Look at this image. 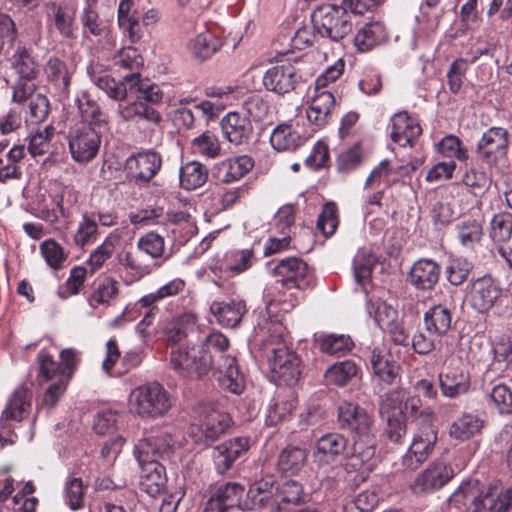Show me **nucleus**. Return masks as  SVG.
Instances as JSON below:
<instances>
[{
	"mask_svg": "<svg viewBox=\"0 0 512 512\" xmlns=\"http://www.w3.org/2000/svg\"><path fill=\"white\" fill-rule=\"evenodd\" d=\"M303 81L298 62H281L269 68L263 76L264 87L278 95L287 94Z\"/></svg>",
	"mask_w": 512,
	"mask_h": 512,
	"instance_id": "f8f14e48",
	"label": "nucleus"
},
{
	"mask_svg": "<svg viewBox=\"0 0 512 512\" xmlns=\"http://www.w3.org/2000/svg\"><path fill=\"white\" fill-rule=\"evenodd\" d=\"M512 237V214H496L490 222V238L499 246L507 243Z\"/></svg>",
	"mask_w": 512,
	"mask_h": 512,
	"instance_id": "603ef678",
	"label": "nucleus"
},
{
	"mask_svg": "<svg viewBox=\"0 0 512 512\" xmlns=\"http://www.w3.org/2000/svg\"><path fill=\"white\" fill-rule=\"evenodd\" d=\"M482 496L478 481L463 482L449 497V507L455 512H481Z\"/></svg>",
	"mask_w": 512,
	"mask_h": 512,
	"instance_id": "b1692460",
	"label": "nucleus"
},
{
	"mask_svg": "<svg viewBox=\"0 0 512 512\" xmlns=\"http://www.w3.org/2000/svg\"><path fill=\"white\" fill-rule=\"evenodd\" d=\"M54 131V127L48 125L43 130H37L30 134L28 151L33 157L41 156L48 152Z\"/></svg>",
	"mask_w": 512,
	"mask_h": 512,
	"instance_id": "e2e57ef3",
	"label": "nucleus"
},
{
	"mask_svg": "<svg viewBox=\"0 0 512 512\" xmlns=\"http://www.w3.org/2000/svg\"><path fill=\"white\" fill-rule=\"evenodd\" d=\"M244 487L238 483L228 482L215 489L208 500L209 507L242 506Z\"/></svg>",
	"mask_w": 512,
	"mask_h": 512,
	"instance_id": "4c0bfd02",
	"label": "nucleus"
},
{
	"mask_svg": "<svg viewBox=\"0 0 512 512\" xmlns=\"http://www.w3.org/2000/svg\"><path fill=\"white\" fill-rule=\"evenodd\" d=\"M220 125L223 137L236 146L247 144L253 135L251 120L238 112H229Z\"/></svg>",
	"mask_w": 512,
	"mask_h": 512,
	"instance_id": "a878e982",
	"label": "nucleus"
},
{
	"mask_svg": "<svg viewBox=\"0 0 512 512\" xmlns=\"http://www.w3.org/2000/svg\"><path fill=\"white\" fill-rule=\"evenodd\" d=\"M367 311L382 330H385L387 326H390L398 320L397 310L379 299H370L367 302Z\"/></svg>",
	"mask_w": 512,
	"mask_h": 512,
	"instance_id": "8fccbe9b",
	"label": "nucleus"
},
{
	"mask_svg": "<svg viewBox=\"0 0 512 512\" xmlns=\"http://www.w3.org/2000/svg\"><path fill=\"white\" fill-rule=\"evenodd\" d=\"M131 413L145 419L165 416L172 407L170 393L159 382L153 381L134 388L128 398Z\"/></svg>",
	"mask_w": 512,
	"mask_h": 512,
	"instance_id": "20e7f679",
	"label": "nucleus"
},
{
	"mask_svg": "<svg viewBox=\"0 0 512 512\" xmlns=\"http://www.w3.org/2000/svg\"><path fill=\"white\" fill-rule=\"evenodd\" d=\"M45 72L58 95L62 98L67 97L72 72L66 63L59 58H52L47 62Z\"/></svg>",
	"mask_w": 512,
	"mask_h": 512,
	"instance_id": "e433bc0d",
	"label": "nucleus"
},
{
	"mask_svg": "<svg viewBox=\"0 0 512 512\" xmlns=\"http://www.w3.org/2000/svg\"><path fill=\"white\" fill-rule=\"evenodd\" d=\"M391 127V139L402 147L412 145L422 133L419 123L406 112L396 113L391 119Z\"/></svg>",
	"mask_w": 512,
	"mask_h": 512,
	"instance_id": "bb28decb",
	"label": "nucleus"
},
{
	"mask_svg": "<svg viewBox=\"0 0 512 512\" xmlns=\"http://www.w3.org/2000/svg\"><path fill=\"white\" fill-rule=\"evenodd\" d=\"M459 243L466 249H474L483 237L482 225L474 219L462 220L455 226Z\"/></svg>",
	"mask_w": 512,
	"mask_h": 512,
	"instance_id": "a18cd8bd",
	"label": "nucleus"
},
{
	"mask_svg": "<svg viewBox=\"0 0 512 512\" xmlns=\"http://www.w3.org/2000/svg\"><path fill=\"white\" fill-rule=\"evenodd\" d=\"M348 440L340 433H327L315 442L313 448L314 462L320 468H326L337 462L342 456L348 455Z\"/></svg>",
	"mask_w": 512,
	"mask_h": 512,
	"instance_id": "a211bd4d",
	"label": "nucleus"
},
{
	"mask_svg": "<svg viewBox=\"0 0 512 512\" xmlns=\"http://www.w3.org/2000/svg\"><path fill=\"white\" fill-rule=\"evenodd\" d=\"M509 146V133L503 127H491L485 131L476 145V154L488 167L495 166L506 157Z\"/></svg>",
	"mask_w": 512,
	"mask_h": 512,
	"instance_id": "9b49d317",
	"label": "nucleus"
},
{
	"mask_svg": "<svg viewBox=\"0 0 512 512\" xmlns=\"http://www.w3.org/2000/svg\"><path fill=\"white\" fill-rule=\"evenodd\" d=\"M254 166L251 157L242 155L224 159L213 167V177L218 183L231 184L242 179Z\"/></svg>",
	"mask_w": 512,
	"mask_h": 512,
	"instance_id": "393cba45",
	"label": "nucleus"
},
{
	"mask_svg": "<svg viewBox=\"0 0 512 512\" xmlns=\"http://www.w3.org/2000/svg\"><path fill=\"white\" fill-rule=\"evenodd\" d=\"M314 30L331 41H339L353 29L352 16L341 6L322 5L312 13Z\"/></svg>",
	"mask_w": 512,
	"mask_h": 512,
	"instance_id": "39448f33",
	"label": "nucleus"
},
{
	"mask_svg": "<svg viewBox=\"0 0 512 512\" xmlns=\"http://www.w3.org/2000/svg\"><path fill=\"white\" fill-rule=\"evenodd\" d=\"M268 356L271 379L277 385L296 384L301 375L300 359L297 354L281 344L272 347Z\"/></svg>",
	"mask_w": 512,
	"mask_h": 512,
	"instance_id": "6e6552de",
	"label": "nucleus"
},
{
	"mask_svg": "<svg viewBox=\"0 0 512 512\" xmlns=\"http://www.w3.org/2000/svg\"><path fill=\"white\" fill-rule=\"evenodd\" d=\"M231 425L230 416L216 408H208L199 427L192 428L191 434L195 442L209 445L227 432Z\"/></svg>",
	"mask_w": 512,
	"mask_h": 512,
	"instance_id": "2eb2a0df",
	"label": "nucleus"
},
{
	"mask_svg": "<svg viewBox=\"0 0 512 512\" xmlns=\"http://www.w3.org/2000/svg\"><path fill=\"white\" fill-rule=\"evenodd\" d=\"M437 441V432L431 426H425L413 436L406 454L402 457V466L406 470H416L431 454Z\"/></svg>",
	"mask_w": 512,
	"mask_h": 512,
	"instance_id": "f3484780",
	"label": "nucleus"
},
{
	"mask_svg": "<svg viewBox=\"0 0 512 512\" xmlns=\"http://www.w3.org/2000/svg\"><path fill=\"white\" fill-rule=\"evenodd\" d=\"M223 45L221 38L210 31L199 33L188 43V49L199 60H206L215 54Z\"/></svg>",
	"mask_w": 512,
	"mask_h": 512,
	"instance_id": "79ce46f5",
	"label": "nucleus"
},
{
	"mask_svg": "<svg viewBox=\"0 0 512 512\" xmlns=\"http://www.w3.org/2000/svg\"><path fill=\"white\" fill-rule=\"evenodd\" d=\"M193 149L208 158H216L221 153V144L218 137L211 131H205L192 141Z\"/></svg>",
	"mask_w": 512,
	"mask_h": 512,
	"instance_id": "bf43d9fd",
	"label": "nucleus"
},
{
	"mask_svg": "<svg viewBox=\"0 0 512 512\" xmlns=\"http://www.w3.org/2000/svg\"><path fill=\"white\" fill-rule=\"evenodd\" d=\"M276 504L274 499V486L268 481H258L253 483L242 502V507L247 510L260 511L267 508H273Z\"/></svg>",
	"mask_w": 512,
	"mask_h": 512,
	"instance_id": "7c9ffc66",
	"label": "nucleus"
},
{
	"mask_svg": "<svg viewBox=\"0 0 512 512\" xmlns=\"http://www.w3.org/2000/svg\"><path fill=\"white\" fill-rule=\"evenodd\" d=\"M304 142L300 133L292 125L281 123L277 125L270 136L271 146L279 152L294 151Z\"/></svg>",
	"mask_w": 512,
	"mask_h": 512,
	"instance_id": "c9c22d12",
	"label": "nucleus"
},
{
	"mask_svg": "<svg viewBox=\"0 0 512 512\" xmlns=\"http://www.w3.org/2000/svg\"><path fill=\"white\" fill-rule=\"evenodd\" d=\"M50 9L48 13L54 27L58 33L65 39L76 38V8L68 5L57 4L52 2L47 5Z\"/></svg>",
	"mask_w": 512,
	"mask_h": 512,
	"instance_id": "c85d7f7f",
	"label": "nucleus"
},
{
	"mask_svg": "<svg viewBox=\"0 0 512 512\" xmlns=\"http://www.w3.org/2000/svg\"><path fill=\"white\" fill-rule=\"evenodd\" d=\"M438 380L442 394L452 399L466 394L471 386L470 374L459 359H451L446 363Z\"/></svg>",
	"mask_w": 512,
	"mask_h": 512,
	"instance_id": "ddd939ff",
	"label": "nucleus"
},
{
	"mask_svg": "<svg viewBox=\"0 0 512 512\" xmlns=\"http://www.w3.org/2000/svg\"><path fill=\"white\" fill-rule=\"evenodd\" d=\"M370 364L375 376L387 384L394 383L399 377V365L385 349L374 348L370 355Z\"/></svg>",
	"mask_w": 512,
	"mask_h": 512,
	"instance_id": "473e14b6",
	"label": "nucleus"
},
{
	"mask_svg": "<svg viewBox=\"0 0 512 512\" xmlns=\"http://www.w3.org/2000/svg\"><path fill=\"white\" fill-rule=\"evenodd\" d=\"M32 392L25 386H20L11 394L5 409L1 413V429L10 432L11 421L21 422L31 407Z\"/></svg>",
	"mask_w": 512,
	"mask_h": 512,
	"instance_id": "4be33fe9",
	"label": "nucleus"
},
{
	"mask_svg": "<svg viewBox=\"0 0 512 512\" xmlns=\"http://www.w3.org/2000/svg\"><path fill=\"white\" fill-rule=\"evenodd\" d=\"M210 311L220 325L235 327L246 312V304L242 300L214 301L210 305Z\"/></svg>",
	"mask_w": 512,
	"mask_h": 512,
	"instance_id": "72a5a7b5",
	"label": "nucleus"
},
{
	"mask_svg": "<svg viewBox=\"0 0 512 512\" xmlns=\"http://www.w3.org/2000/svg\"><path fill=\"white\" fill-rule=\"evenodd\" d=\"M338 423L353 436L373 432V417L364 408L351 402H342L339 405Z\"/></svg>",
	"mask_w": 512,
	"mask_h": 512,
	"instance_id": "6ab92c4d",
	"label": "nucleus"
},
{
	"mask_svg": "<svg viewBox=\"0 0 512 512\" xmlns=\"http://www.w3.org/2000/svg\"><path fill=\"white\" fill-rule=\"evenodd\" d=\"M98 233V224L95 218L83 215L74 234V243L78 247H84L95 241Z\"/></svg>",
	"mask_w": 512,
	"mask_h": 512,
	"instance_id": "0e129e2a",
	"label": "nucleus"
},
{
	"mask_svg": "<svg viewBox=\"0 0 512 512\" xmlns=\"http://www.w3.org/2000/svg\"><path fill=\"white\" fill-rule=\"evenodd\" d=\"M118 294V284L112 278H106L99 282L89 296V303L92 307L108 304Z\"/></svg>",
	"mask_w": 512,
	"mask_h": 512,
	"instance_id": "052dcab7",
	"label": "nucleus"
},
{
	"mask_svg": "<svg viewBox=\"0 0 512 512\" xmlns=\"http://www.w3.org/2000/svg\"><path fill=\"white\" fill-rule=\"evenodd\" d=\"M438 151L442 156L451 158L452 160L466 161L468 159L466 148L462 146L461 140L454 135L445 136L438 143Z\"/></svg>",
	"mask_w": 512,
	"mask_h": 512,
	"instance_id": "774afa93",
	"label": "nucleus"
},
{
	"mask_svg": "<svg viewBox=\"0 0 512 512\" xmlns=\"http://www.w3.org/2000/svg\"><path fill=\"white\" fill-rule=\"evenodd\" d=\"M307 453L305 449L295 446L284 448L278 457V469L285 473L295 474L306 463Z\"/></svg>",
	"mask_w": 512,
	"mask_h": 512,
	"instance_id": "de8ad7c7",
	"label": "nucleus"
},
{
	"mask_svg": "<svg viewBox=\"0 0 512 512\" xmlns=\"http://www.w3.org/2000/svg\"><path fill=\"white\" fill-rule=\"evenodd\" d=\"M200 348H204L213 360V370L222 389L240 395L245 389V377L236 357L229 351V340L220 332L205 337Z\"/></svg>",
	"mask_w": 512,
	"mask_h": 512,
	"instance_id": "7ed1b4c3",
	"label": "nucleus"
},
{
	"mask_svg": "<svg viewBox=\"0 0 512 512\" xmlns=\"http://www.w3.org/2000/svg\"><path fill=\"white\" fill-rule=\"evenodd\" d=\"M353 347V342L348 335L327 334L319 339L320 351L334 356H342Z\"/></svg>",
	"mask_w": 512,
	"mask_h": 512,
	"instance_id": "864d4df0",
	"label": "nucleus"
},
{
	"mask_svg": "<svg viewBox=\"0 0 512 512\" xmlns=\"http://www.w3.org/2000/svg\"><path fill=\"white\" fill-rule=\"evenodd\" d=\"M116 114L124 122L146 121L158 125L162 120L160 113L154 107L141 102L136 97L129 103L119 104Z\"/></svg>",
	"mask_w": 512,
	"mask_h": 512,
	"instance_id": "cd10ccee",
	"label": "nucleus"
},
{
	"mask_svg": "<svg viewBox=\"0 0 512 512\" xmlns=\"http://www.w3.org/2000/svg\"><path fill=\"white\" fill-rule=\"evenodd\" d=\"M422 402L419 395H411L404 389L394 390L386 394L381 402V411L386 413L390 409L401 410L402 415H410L412 417L430 416V412L421 409Z\"/></svg>",
	"mask_w": 512,
	"mask_h": 512,
	"instance_id": "5701e85b",
	"label": "nucleus"
},
{
	"mask_svg": "<svg viewBox=\"0 0 512 512\" xmlns=\"http://www.w3.org/2000/svg\"><path fill=\"white\" fill-rule=\"evenodd\" d=\"M387 38L385 26L380 22H371L366 23L357 31L354 43L359 51L365 52L386 41Z\"/></svg>",
	"mask_w": 512,
	"mask_h": 512,
	"instance_id": "58836bf2",
	"label": "nucleus"
},
{
	"mask_svg": "<svg viewBox=\"0 0 512 512\" xmlns=\"http://www.w3.org/2000/svg\"><path fill=\"white\" fill-rule=\"evenodd\" d=\"M196 317L192 313H184L167 321L163 326V337L171 349L182 346L189 332L193 331Z\"/></svg>",
	"mask_w": 512,
	"mask_h": 512,
	"instance_id": "c756f323",
	"label": "nucleus"
},
{
	"mask_svg": "<svg viewBox=\"0 0 512 512\" xmlns=\"http://www.w3.org/2000/svg\"><path fill=\"white\" fill-rule=\"evenodd\" d=\"M249 441L245 437H236L213 448L212 460L216 472L226 474L241 463L248 451Z\"/></svg>",
	"mask_w": 512,
	"mask_h": 512,
	"instance_id": "dca6fc26",
	"label": "nucleus"
},
{
	"mask_svg": "<svg viewBox=\"0 0 512 512\" xmlns=\"http://www.w3.org/2000/svg\"><path fill=\"white\" fill-rule=\"evenodd\" d=\"M441 268L431 259L416 261L410 271V281L417 289L430 290L439 281Z\"/></svg>",
	"mask_w": 512,
	"mask_h": 512,
	"instance_id": "2f4dec72",
	"label": "nucleus"
},
{
	"mask_svg": "<svg viewBox=\"0 0 512 512\" xmlns=\"http://www.w3.org/2000/svg\"><path fill=\"white\" fill-rule=\"evenodd\" d=\"M282 286L288 289H306L313 285V273L308 264L298 257L282 259L274 268Z\"/></svg>",
	"mask_w": 512,
	"mask_h": 512,
	"instance_id": "4468645a",
	"label": "nucleus"
},
{
	"mask_svg": "<svg viewBox=\"0 0 512 512\" xmlns=\"http://www.w3.org/2000/svg\"><path fill=\"white\" fill-rule=\"evenodd\" d=\"M375 454V438L373 432L367 435L353 436V445L351 452H348V457L351 461L350 465L353 468H359L367 463Z\"/></svg>",
	"mask_w": 512,
	"mask_h": 512,
	"instance_id": "ea45409f",
	"label": "nucleus"
},
{
	"mask_svg": "<svg viewBox=\"0 0 512 512\" xmlns=\"http://www.w3.org/2000/svg\"><path fill=\"white\" fill-rule=\"evenodd\" d=\"M87 73L91 81L113 100L124 101L128 97H136L153 107L163 99L160 87L157 84L142 81L139 72H131L120 81L101 71L99 65H90Z\"/></svg>",
	"mask_w": 512,
	"mask_h": 512,
	"instance_id": "f257e3e1",
	"label": "nucleus"
},
{
	"mask_svg": "<svg viewBox=\"0 0 512 512\" xmlns=\"http://www.w3.org/2000/svg\"><path fill=\"white\" fill-rule=\"evenodd\" d=\"M379 412L382 419L386 421L384 428L386 437L393 443H401L407 433L405 417L402 415V411L390 409L383 414L380 408Z\"/></svg>",
	"mask_w": 512,
	"mask_h": 512,
	"instance_id": "49530a36",
	"label": "nucleus"
},
{
	"mask_svg": "<svg viewBox=\"0 0 512 512\" xmlns=\"http://www.w3.org/2000/svg\"><path fill=\"white\" fill-rule=\"evenodd\" d=\"M502 294L498 282L491 275L475 279L471 285L470 304L479 313L488 312Z\"/></svg>",
	"mask_w": 512,
	"mask_h": 512,
	"instance_id": "412c9836",
	"label": "nucleus"
},
{
	"mask_svg": "<svg viewBox=\"0 0 512 512\" xmlns=\"http://www.w3.org/2000/svg\"><path fill=\"white\" fill-rule=\"evenodd\" d=\"M162 156L154 150H144L130 155L124 165L130 182L142 186L149 184L162 167Z\"/></svg>",
	"mask_w": 512,
	"mask_h": 512,
	"instance_id": "9d476101",
	"label": "nucleus"
},
{
	"mask_svg": "<svg viewBox=\"0 0 512 512\" xmlns=\"http://www.w3.org/2000/svg\"><path fill=\"white\" fill-rule=\"evenodd\" d=\"M171 368L183 378H201L213 370V360L204 348L177 346L170 352Z\"/></svg>",
	"mask_w": 512,
	"mask_h": 512,
	"instance_id": "423d86ee",
	"label": "nucleus"
},
{
	"mask_svg": "<svg viewBox=\"0 0 512 512\" xmlns=\"http://www.w3.org/2000/svg\"><path fill=\"white\" fill-rule=\"evenodd\" d=\"M452 315L448 307L435 305L426 311L424 323L431 335L443 336L451 328Z\"/></svg>",
	"mask_w": 512,
	"mask_h": 512,
	"instance_id": "a19ab883",
	"label": "nucleus"
},
{
	"mask_svg": "<svg viewBox=\"0 0 512 512\" xmlns=\"http://www.w3.org/2000/svg\"><path fill=\"white\" fill-rule=\"evenodd\" d=\"M78 108L82 117L80 123H87L91 128L96 129V131L102 132V130L105 129L107 117L95 102L86 100V103H83L79 100Z\"/></svg>",
	"mask_w": 512,
	"mask_h": 512,
	"instance_id": "13d9d810",
	"label": "nucleus"
},
{
	"mask_svg": "<svg viewBox=\"0 0 512 512\" xmlns=\"http://www.w3.org/2000/svg\"><path fill=\"white\" fill-rule=\"evenodd\" d=\"M483 421L476 415L463 414L450 427V435L459 440H466L482 428Z\"/></svg>",
	"mask_w": 512,
	"mask_h": 512,
	"instance_id": "09e8293b",
	"label": "nucleus"
},
{
	"mask_svg": "<svg viewBox=\"0 0 512 512\" xmlns=\"http://www.w3.org/2000/svg\"><path fill=\"white\" fill-rule=\"evenodd\" d=\"M358 367L351 360H345L333 364L325 374L328 382L337 386H345L357 376Z\"/></svg>",
	"mask_w": 512,
	"mask_h": 512,
	"instance_id": "6e6d98bb",
	"label": "nucleus"
},
{
	"mask_svg": "<svg viewBox=\"0 0 512 512\" xmlns=\"http://www.w3.org/2000/svg\"><path fill=\"white\" fill-rule=\"evenodd\" d=\"M68 143L73 160L81 164L88 163L97 156L101 131H96L87 123H78L70 129Z\"/></svg>",
	"mask_w": 512,
	"mask_h": 512,
	"instance_id": "1a4fd4ad",
	"label": "nucleus"
},
{
	"mask_svg": "<svg viewBox=\"0 0 512 512\" xmlns=\"http://www.w3.org/2000/svg\"><path fill=\"white\" fill-rule=\"evenodd\" d=\"M334 105L335 97L330 91H317L306 112L309 122L318 127L327 124Z\"/></svg>",
	"mask_w": 512,
	"mask_h": 512,
	"instance_id": "f704fd0d",
	"label": "nucleus"
},
{
	"mask_svg": "<svg viewBox=\"0 0 512 512\" xmlns=\"http://www.w3.org/2000/svg\"><path fill=\"white\" fill-rule=\"evenodd\" d=\"M180 185L185 190H195L203 186L208 179V169L197 161L186 163L179 171Z\"/></svg>",
	"mask_w": 512,
	"mask_h": 512,
	"instance_id": "c03bdc74",
	"label": "nucleus"
},
{
	"mask_svg": "<svg viewBox=\"0 0 512 512\" xmlns=\"http://www.w3.org/2000/svg\"><path fill=\"white\" fill-rule=\"evenodd\" d=\"M11 67L18 75V81L12 86V101L22 104L31 96L36 86L33 81L37 78L38 65L25 46H18L11 59Z\"/></svg>",
	"mask_w": 512,
	"mask_h": 512,
	"instance_id": "0eeeda50",
	"label": "nucleus"
},
{
	"mask_svg": "<svg viewBox=\"0 0 512 512\" xmlns=\"http://www.w3.org/2000/svg\"><path fill=\"white\" fill-rule=\"evenodd\" d=\"M339 224L338 209L334 202L324 204L322 211L317 219V228L325 236H331L335 233Z\"/></svg>",
	"mask_w": 512,
	"mask_h": 512,
	"instance_id": "69168bd1",
	"label": "nucleus"
},
{
	"mask_svg": "<svg viewBox=\"0 0 512 512\" xmlns=\"http://www.w3.org/2000/svg\"><path fill=\"white\" fill-rule=\"evenodd\" d=\"M118 23L119 26L128 32L132 41L139 38L136 28L139 24V15L134 8L132 0H121L118 7Z\"/></svg>",
	"mask_w": 512,
	"mask_h": 512,
	"instance_id": "3c124183",
	"label": "nucleus"
},
{
	"mask_svg": "<svg viewBox=\"0 0 512 512\" xmlns=\"http://www.w3.org/2000/svg\"><path fill=\"white\" fill-rule=\"evenodd\" d=\"M171 444L165 437H149L135 447V456L141 466L139 487L151 497H157L165 490L167 477L163 464L158 459L168 456Z\"/></svg>",
	"mask_w": 512,
	"mask_h": 512,
	"instance_id": "f03ea898",
	"label": "nucleus"
},
{
	"mask_svg": "<svg viewBox=\"0 0 512 512\" xmlns=\"http://www.w3.org/2000/svg\"><path fill=\"white\" fill-rule=\"evenodd\" d=\"M483 389L489 398V402L500 414L512 413V391L502 382H484Z\"/></svg>",
	"mask_w": 512,
	"mask_h": 512,
	"instance_id": "37998d69",
	"label": "nucleus"
},
{
	"mask_svg": "<svg viewBox=\"0 0 512 512\" xmlns=\"http://www.w3.org/2000/svg\"><path fill=\"white\" fill-rule=\"evenodd\" d=\"M454 476L451 466L445 462L431 463L421 474H419L411 489L414 494H426L442 488Z\"/></svg>",
	"mask_w": 512,
	"mask_h": 512,
	"instance_id": "aec40b11",
	"label": "nucleus"
},
{
	"mask_svg": "<svg viewBox=\"0 0 512 512\" xmlns=\"http://www.w3.org/2000/svg\"><path fill=\"white\" fill-rule=\"evenodd\" d=\"M28 99L29 114L27 116V121H30L32 124L44 122L48 118L50 112V102L48 98L39 93L35 95L32 94L26 100Z\"/></svg>",
	"mask_w": 512,
	"mask_h": 512,
	"instance_id": "338daca9",
	"label": "nucleus"
},
{
	"mask_svg": "<svg viewBox=\"0 0 512 512\" xmlns=\"http://www.w3.org/2000/svg\"><path fill=\"white\" fill-rule=\"evenodd\" d=\"M185 288V281L180 278H175L170 282L161 286L157 291L147 294L139 299L137 305L141 307H151L153 304L168 298L178 295Z\"/></svg>",
	"mask_w": 512,
	"mask_h": 512,
	"instance_id": "5fc2aeb1",
	"label": "nucleus"
},
{
	"mask_svg": "<svg viewBox=\"0 0 512 512\" xmlns=\"http://www.w3.org/2000/svg\"><path fill=\"white\" fill-rule=\"evenodd\" d=\"M375 263L376 259L369 250L357 251L353 259V271L357 283L364 285L370 279Z\"/></svg>",
	"mask_w": 512,
	"mask_h": 512,
	"instance_id": "4d7b16f0",
	"label": "nucleus"
},
{
	"mask_svg": "<svg viewBox=\"0 0 512 512\" xmlns=\"http://www.w3.org/2000/svg\"><path fill=\"white\" fill-rule=\"evenodd\" d=\"M137 250L146 254L151 259H159L165 251L164 238L157 233L149 232L139 238Z\"/></svg>",
	"mask_w": 512,
	"mask_h": 512,
	"instance_id": "680f3d73",
	"label": "nucleus"
}]
</instances>
